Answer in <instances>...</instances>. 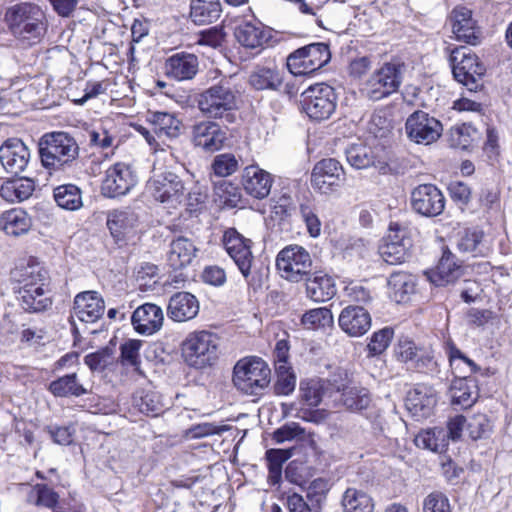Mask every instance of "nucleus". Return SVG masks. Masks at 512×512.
Returning a JSON list of instances; mask_svg holds the SVG:
<instances>
[{"label":"nucleus","instance_id":"obj_1","mask_svg":"<svg viewBox=\"0 0 512 512\" xmlns=\"http://www.w3.org/2000/svg\"><path fill=\"white\" fill-rule=\"evenodd\" d=\"M6 18L11 33L23 47L38 44L45 34V15L37 5H15L7 11Z\"/></svg>","mask_w":512,"mask_h":512},{"label":"nucleus","instance_id":"obj_2","mask_svg":"<svg viewBox=\"0 0 512 512\" xmlns=\"http://www.w3.org/2000/svg\"><path fill=\"white\" fill-rule=\"evenodd\" d=\"M42 165L50 170H61L76 160L79 146L75 139L65 132L45 134L39 142Z\"/></svg>","mask_w":512,"mask_h":512},{"label":"nucleus","instance_id":"obj_3","mask_svg":"<svg viewBox=\"0 0 512 512\" xmlns=\"http://www.w3.org/2000/svg\"><path fill=\"white\" fill-rule=\"evenodd\" d=\"M198 108L207 118H225L228 122H233V112L237 109V93L227 80H222L199 95Z\"/></svg>","mask_w":512,"mask_h":512},{"label":"nucleus","instance_id":"obj_4","mask_svg":"<svg viewBox=\"0 0 512 512\" xmlns=\"http://www.w3.org/2000/svg\"><path fill=\"white\" fill-rule=\"evenodd\" d=\"M270 379L271 370L260 357H244L234 366L233 383L245 394L257 395L269 385Z\"/></svg>","mask_w":512,"mask_h":512},{"label":"nucleus","instance_id":"obj_5","mask_svg":"<svg viewBox=\"0 0 512 512\" xmlns=\"http://www.w3.org/2000/svg\"><path fill=\"white\" fill-rule=\"evenodd\" d=\"M404 65L386 62L362 84L360 92L372 101H379L395 93L402 83Z\"/></svg>","mask_w":512,"mask_h":512},{"label":"nucleus","instance_id":"obj_6","mask_svg":"<svg viewBox=\"0 0 512 512\" xmlns=\"http://www.w3.org/2000/svg\"><path fill=\"white\" fill-rule=\"evenodd\" d=\"M219 338L209 331L190 333L182 346L185 362L195 368L212 365L218 357Z\"/></svg>","mask_w":512,"mask_h":512},{"label":"nucleus","instance_id":"obj_7","mask_svg":"<svg viewBox=\"0 0 512 512\" xmlns=\"http://www.w3.org/2000/svg\"><path fill=\"white\" fill-rule=\"evenodd\" d=\"M454 78L469 91H476L482 86L481 80L485 74V66L471 49L459 47L450 56Z\"/></svg>","mask_w":512,"mask_h":512},{"label":"nucleus","instance_id":"obj_8","mask_svg":"<svg viewBox=\"0 0 512 512\" xmlns=\"http://www.w3.org/2000/svg\"><path fill=\"white\" fill-rule=\"evenodd\" d=\"M337 97L334 89L317 83L301 93L300 103L309 118L317 121L328 119L336 108Z\"/></svg>","mask_w":512,"mask_h":512},{"label":"nucleus","instance_id":"obj_9","mask_svg":"<svg viewBox=\"0 0 512 512\" xmlns=\"http://www.w3.org/2000/svg\"><path fill=\"white\" fill-rule=\"evenodd\" d=\"M276 266L282 278L298 283L310 275L312 259L304 247L289 245L278 253Z\"/></svg>","mask_w":512,"mask_h":512},{"label":"nucleus","instance_id":"obj_10","mask_svg":"<svg viewBox=\"0 0 512 512\" xmlns=\"http://www.w3.org/2000/svg\"><path fill=\"white\" fill-rule=\"evenodd\" d=\"M330 60V51L324 43H314L302 47L287 58V67L294 75H305L312 73Z\"/></svg>","mask_w":512,"mask_h":512},{"label":"nucleus","instance_id":"obj_11","mask_svg":"<svg viewBox=\"0 0 512 512\" xmlns=\"http://www.w3.org/2000/svg\"><path fill=\"white\" fill-rule=\"evenodd\" d=\"M412 248V239L407 227L397 222L389 225L388 233L379 247L382 259L391 265L405 262Z\"/></svg>","mask_w":512,"mask_h":512},{"label":"nucleus","instance_id":"obj_12","mask_svg":"<svg viewBox=\"0 0 512 512\" xmlns=\"http://www.w3.org/2000/svg\"><path fill=\"white\" fill-rule=\"evenodd\" d=\"M442 131L439 120L420 110L412 113L405 123L407 137L417 144L430 145L436 142Z\"/></svg>","mask_w":512,"mask_h":512},{"label":"nucleus","instance_id":"obj_13","mask_svg":"<svg viewBox=\"0 0 512 512\" xmlns=\"http://www.w3.org/2000/svg\"><path fill=\"white\" fill-rule=\"evenodd\" d=\"M138 182V177L133 168L124 162L111 165L106 171L102 181L103 195L115 198L126 195Z\"/></svg>","mask_w":512,"mask_h":512},{"label":"nucleus","instance_id":"obj_14","mask_svg":"<svg viewBox=\"0 0 512 512\" xmlns=\"http://www.w3.org/2000/svg\"><path fill=\"white\" fill-rule=\"evenodd\" d=\"M148 190L155 200L175 205L181 202L184 185L175 173L154 170V175L148 182Z\"/></svg>","mask_w":512,"mask_h":512},{"label":"nucleus","instance_id":"obj_15","mask_svg":"<svg viewBox=\"0 0 512 512\" xmlns=\"http://www.w3.org/2000/svg\"><path fill=\"white\" fill-rule=\"evenodd\" d=\"M344 181V168L339 161L333 158L322 159L316 163L311 173L313 188L325 194L339 188Z\"/></svg>","mask_w":512,"mask_h":512},{"label":"nucleus","instance_id":"obj_16","mask_svg":"<svg viewBox=\"0 0 512 512\" xmlns=\"http://www.w3.org/2000/svg\"><path fill=\"white\" fill-rule=\"evenodd\" d=\"M411 203L417 213L433 217L443 212L445 198L436 186L424 184L419 185L412 191Z\"/></svg>","mask_w":512,"mask_h":512},{"label":"nucleus","instance_id":"obj_17","mask_svg":"<svg viewBox=\"0 0 512 512\" xmlns=\"http://www.w3.org/2000/svg\"><path fill=\"white\" fill-rule=\"evenodd\" d=\"M223 243L242 275L247 278L254 259L251 252V241L244 238L235 229H229L223 236Z\"/></svg>","mask_w":512,"mask_h":512},{"label":"nucleus","instance_id":"obj_18","mask_svg":"<svg viewBox=\"0 0 512 512\" xmlns=\"http://www.w3.org/2000/svg\"><path fill=\"white\" fill-rule=\"evenodd\" d=\"M226 139V130L216 122L201 121L192 128L193 144L206 152L220 150Z\"/></svg>","mask_w":512,"mask_h":512},{"label":"nucleus","instance_id":"obj_19","mask_svg":"<svg viewBox=\"0 0 512 512\" xmlns=\"http://www.w3.org/2000/svg\"><path fill=\"white\" fill-rule=\"evenodd\" d=\"M29 160L30 150L18 138L8 139L0 146V163L8 173L23 172Z\"/></svg>","mask_w":512,"mask_h":512},{"label":"nucleus","instance_id":"obj_20","mask_svg":"<svg viewBox=\"0 0 512 512\" xmlns=\"http://www.w3.org/2000/svg\"><path fill=\"white\" fill-rule=\"evenodd\" d=\"M341 330L350 337H361L372 325L370 313L358 305H349L342 309L338 317Z\"/></svg>","mask_w":512,"mask_h":512},{"label":"nucleus","instance_id":"obj_21","mask_svg":"<svg viewBox=\"0 0 512 512\" xmlns=\"http://www.w3.org/2000/svg\"><path fill=\"white\" fill-rule=\"evenodd\" d=\"M105 311L104 300L96 291L79 293L74 300L72 318L81 322L94 323Z\"/></svg>","mask_w":512,"mask_h":512},{"label":"nucleus","instance_id":"obj_22","mask_svg":"<svg viewBox=\"0 0 512 512\" xmlns=\"http://www.w3.org/2000/svg\"><path fill=\"white\" fill-rule=\"evenodd\" d=\"M131 322L139 334L152 335L161 329L164 314L161 307L156 304L145 303L133 312Z\"/></svg>","mask_w":512,"mask_h":512},{"label":"nucleus","instance_id":"obj_23","mask_svg":"<svg viewBox=\"0 0 512 512\" xmlns=\"http://www.w3.org/2000/svg\"><path fill=\"white\" fill-rule=\"evenodd\" d=\"M273 177L256 165L247 166L242 175V185L250 196L257 199L266 198L271 190Z\"/></svg>","mask_w":512,"mask_h":512},{"label":"nucleus","instance_id":"obj_24","mask_svg":"<svg viewBox=\"0 0 512 512\" xmlns=\"http://www.w3.org/2000/svg\"><path fill=\"white\" fill-rule=\"evenodd\" d=\"M437 403L434 390L425 385H417L406 397V407L416 418H427Z\"/></svg>","mask_w":512,"mask_h":512},{"label":"nucleus","instance_id":"obj_25","mask_svg":"<svg viewBox=\"0 0 512 512\" xmlns=\"http://www.w3.org/2000/svg\"><path fill=\"white\" fill-rule=\"evenodd\" d=\"M198 251L199 249L192 239L178 236L169 244L167 262L174 270L183 269L192 264Z\"/></svg>","mask_w":512,"mask_h":512},{"label":"nucleus","instance_id":"obj_26","mask_svg":"<svg viewBox=\"0 0 512 512\" xmlns=\"http://www.w3.org/2000/svg\"><path fill=\"white\" fill-rule=\"evenodd\" d=\"M198 59L192 53L180 52L165 62V74L178 81L192 79L198 71Z\"/></svg>","mask_w":512,"mask_h":512},{"label":"nucleus","instance_id":"obj_27","mask_svg":"<svg viewBox=\"0 0 512 512\" xmlns=\"http://www.w3.org/2000/svg\"><path fill=\"white\" fill-rule=\"evenodd\" d=\"M452 32L459 41L476 44L478 30L472 18V12L466 7H456L450 17Z\"/></svg>","mask_w":512,"mask_h":512},{"label":"nucleus","instance_id":"obj_28","mask_svg":"<svg viewBox=\"0 0 512 512\" xmlns=\"http://www.w3.org/2000/svg\"><path fill=\"white\" fill-rule=\"evenodd\" d=\"M303 281H305L306 296L314 302H326L336 294L334 280L321 271L310 273Z\"/></svg>","mask_w":512,"mask_h":512},{"label":"nucleus","instance_id":"obj_29","mask_svg":"<svg viewBox=\"0 0 512 512\" xmlns=\"http://www.w3.org/2000/svg\"><path fill=\"white\" fill-rule=\"evenodd\" d=\"M395 356L399 361L411 362L417 368H429L435 364L430 350L418 347L409 339L399 340L395 347Z\"/></svg>","mask_w":512,"mask_h":512},{"label":"nucleus","instance_id":"obj_30","mask_svg":"<svg viewBox=\"0 0 512 512\" xmlns=\"http://www.w3.org/2000/svg\"><path fill=\"white\" fill-rule=\"evenodd\" d=\"M199 302L196 297L188 292L174 294L167 307L168 316L176 322H185L197 316Z\"/></svg>","mask_w":512,"mask_h":512},{"label":"nucleus","instance_id":"obj_31","mask_svg":"<svg viewBox=\"0 0 512 512\" xmlns=\"http://www.w3.org/2000/svg\"><path fill=\"white\" fill-rule=\"evenodd\" d=\"M462 274L461 265L457 264L455 256L445 251L435 270L426 272L427 279L436 286H445L455 282Z\"/></svg>","mask_w":512,"mask_h":512},{"label":"nucleus","instance_id":"obj_32","mask_svg":"<svg viewBox=\"0 0 512 512\" xmlns=\"http://www.w3.org/2000/svg\"><path fill=\"white\" fill-rule=\"evenodd\" d=\"M12 278L18 282V290L37 291V286H49L47 271L37 263H29L17 267L12 272Z\"/></svg>","mask_w":512,"mask_h":512},{"label":"nucleus","instance_id":"obj_33","mask_svg":"<svg viewBox=\"0 0 512 512\" xmlns=\"http://www.w3.org/2000/svg\"><path fill=\"white\" fill-rule=\"evenodd\" d=\"M32 218L20 208H13L0 215V230L10 236H20L29 232Z\"/></svg>","mask_w":512,"mask_h":512},{"label":"nucleus","instance_id":"obj_34","mask_svg":"<svg viewBox=\"0 0 512 512\" xmlns=\"http://www.w3.org/2000/svg\"><path fill=\"white\" fill-rule=\"evenodd\" d=\"M35 189L33 180L18 178L5 181L0 187V196L8 203H18L28 199Z\"/></svg>","mask_w":512,"mask_h":512},{"label":"nucleus","instance_id":"obj_35","mask_svg":"<svg viewBox=\"0 0 512 512\" xmlns=\"http://www.w3.org/2000/svg\"><path fill=\"white\" fill-rule=\"evenodd\" d=\"M136 222V215L129 210H114L107 217V226L117 241L124 239L133 230Z\"/></svg>","mask_w":512,"mask_h":512},{"label":"nucleus","instance_id":"obj_36","mask_svg":"<svg viewBox=\"0 0 512 512\" xmlns=\"http://www.w3.org/2000/svg\"><path fill=\"white\" fill-rule=\"evenodd\" d=\"M237 41L244 47L254 49L267 41V35L261 23L243 22L235 29Z\"/></svg>","mask_w":512,"mask_h":512},{"label":"nucleus","instance_id":"obj_37","mask_svg":"<svg viewBox=\"0 0 512 512\" xmlns=\"http://www.w3.org/2000/svg\"><path fill=\"white\" fill-rule=\"evenodd\" d=\"M477 397L478 389L474 380L463 376L453 382L451 387L453 404L459 405L462 408H469L475 403Z\"/></svg>","mask_w":512,"mask_h":512},{"label":"nucleus","instance_id":"obj_38","mask_svg":"<svg viewBox=\"0 0 512 512\" xmlns=\"http://www.w3.org/2000/svg\"><path fill=\"white\" fill-rule=\"evenodd\" d=\"M18 298L25 310L40 312L49 308L52 304L48 286H37V291L17 290Z\"/></svg>","mask_w":512,"mask_h":512},{"label":"nucleus","instance_id":"obj_39","mask_svg":"<svg viewBox=\"0 0 512 512\" xmlns=\"http://www.w3.org/2000/svg\"><path fill=\"white\" fill-rule=\"evenodd\" d=\"M190 8L191 19L198 25L210 24L221 14L219 0H192Z\"/></svg>","mask_w":512,"mask_h":512},{"label":"nucleus","instance_id":"obj_40","mask_svg":"<svg viewBox=\"0 0 512 512\" xmlns=\"http://www.w3.org/2000/svg\"><path fill=\"white\" fill-rule=\"evenodd\" d=\"M341 391L340 401L349 410L359 411L365 409L370 404V396L368 391L360 386L349 383L338 387Z\"/></svg>","mask_w":512,"mask_h":512},{"label":"nucleus","instance_id":"obj_41","mask_svg":"<svg viewBox=\"0 0 512 512\" xmlns=\"http://www.w3.org/2000/svg\"><path fill=\"white\" fill-rule=\"evenodd\" d=\"M344 512H374L372 497L363 490L348 488L342 496Z\"/></svg>","mask_w":512,"mask_h":512},{"label":"nucleus","instance_id":"obj_42","mask_svg":"<svg viewBox=\"0 0 512 512\" xmlns=\"http://www.w3.org/2000/svg\"><path fill=\"white\" fill-rule=\"evenodd\" d=\"M149 121L159 137L175 138L181 132L182 122L174 114L154 112L151 114Z\"/></svg>","mask_w":512,"mask_h":512},{"label":"nucleus","instance_id":"obj_43","mask_svg":"<svg viewBox=\"0 0 512 512\" xmlns=\"http://www.w3.org/2000/svg\"><path fill=\"white\" fill-rule=\"evenodd\" d=\"M388 285L396 302L401 303L415 291V279L405 272L392 273L388 279Z\"/></svg>","mask_w":512,"mask_h":512},{"label":"nucleus","instance_id":"obj_44","mask_svg":"<svg viewBox=\"0 0 512 512\" xmlns=\"http://www.w3.org/2000/svg\"><path fill=\"white\" fill-rule=\"evenodd\" d=\"M49 391L56 397H79L88 393L82 384L78 382L76 373L65 375L49 384Z\"/></svg>","mask_w":512,"mask_h":512},{"label":"nucleus","instance_id":"obj_45","mask_svg":"<svg viewBox=\"0 0 512 512\" xmlns=\"http://www.w3.org/2000/svg\"><path fill=\"white\" fill-rule=\"evenodd\" d=\"M133 403L146 415L157 416L164 410L160 394L151 389L137 391L133 397Z\"/></svg>","mask_w":512,"mask_h":512},{"label":"nucleus","instance_id":"obj_46","mask_svg":"<svg viewBox=\"0 0 512 512\" xmlns=\"http://www.w3.org/2000/svg\"><path fill=\"white\" fill-rule=\"evenodd\" d=\"M415 444L423 449L441 452L448 445V440L443 429L433 428L419 432L415 437Z\"/></svg>","mask_w":512,"mask_h":512},{"label":"nucleus","instance_id":"obj_47","mask_svg":"<svg viewBox=\"0 0 512 512\" xmlns=\"http://www.w3.org/2000/svg\"><path fill=\"white\" fill-rule=\"evenodd\" d=\"M54 199L59 207L70 211L78 210L83 205L80 189L72 184L55 188Z\"/></svg>","mask_w":512,"mask_h":512},{"label":"nucleus","instance_id":"obj_48","mask_svg":"<svg viewBox=\"0 0 512 512\" xmlns=\"http://www.w3.org/2000/svg\"><path fill=\"white\" fill-rule=\"evenodd\" d=\"M249 82L257 90H274L282 84V77L275 69L261 67L252 72Z\"/></svg>","mask_w":512,"mask_h":512},{"label":"nucleus","instance_id":"obj_49","mask_svg":"<svg viewBox=\"0 0 512 512\" xmlns=\"http://www.w3.org/2000/svg\"><path fill=\"white\" fill-rule=\"evenodd\" d=\"M348 163L356 169H365L374 163V154L372 149L359 142L350 145L346 150Z\"/></svg>","mask_w":512,"mask_h":512},{"label":"nucleus","instance_id":"obj_50","mask_svg":"<svg viewBox=\"0 0 512 512\" xmlns=\"http://www.w3.org/2000/svg\"><path fill=\"white\" fill-rule=\"evenodd\" d=\"M492 430V421L486 414L478 413L466 419V431L472 440L487 438Z\"/></svg>","mask_w":512,"mask_h":512},{"label":"nucleus","instance_id":"obj_51","mask_svg":"<svg viewBox=\"0 0 512 512\" xmlns=\"http://www.w3.org/2000/svg\"><path fill=\"white\" fill-rule=\"evenodd\" d=\"M302 325L307 329H318L333 324V314L326 307L311 309L303 314Z\"/></svg>","mask_w":512,"mask_h":512},{"label":"nucleus","instance_id":"obj_52","mask_svg":"<svg viewBox=\"0 0 512 512\" xmlns=\"http://www.w3.org/2000/svg\"><path fill=\"white\" fill-rule=\"evenodd\" d=\"M277 380L274 391L277 395H289L296 387V376L288 365L279 364L276 366Z\"/></svg>","mask_w":512,"mask_h":512},{"label":"nucleus","instance_id":"obj_53","mask_svg":"<svg viewBox=\"0 0 512 512\" xmlns=\"http://www.w3.org/2000/svg\"><path fill=\"white\" fill-rule=\"evenodd\" d=\"M143 345L141 340L129 339L120 346L121 362L123 365L131 366L135 371L140 367V350Z\"/></svg>","mask_w":512,"mask_h":512},{"label":"nucleus","instance_id":"obj_54","mask_svg":"<svg viewBox=\"0 0 512 512\" xmlns=\"http://www.w3.org/2000/svg\"><path fill=\"white\" fill-rule=\"evenodd\" d=\"M393 334V330L389 327L374 332L367 345L368 355L374 357L382 354L388 348Z\"/></svg>","mask_w":512,"mask_h":512},{"label":"nucleus","instance_id":"obj_55","mask_svg":"<svg viewBox=\"0 0 512 512\" xmlns=\"http://www.w3.org/2000/svg\"><path fill=\"white\" fill-rule=\"evenodd\" d=\"M212 170L219 177H228L239 169V162L231 153L217 155L212 162Z\"/></svg>","mask_w":512,"mask_h":512},{"label":"nucleus","instance_id":"obj_56","mask_svg":"<svg viewBox=\"0 0 512 512\" xmlns=\"http://www.w3.org/2000/svg\"><path fill=\"white\" fill-rule=\"evenodd\" d=\"M300 393L301 399L306 405L315 407L322 400L323 387L318 380L304 381L300 384Z\"/></svg>","mask_w":512,"mask_h":512},{"label":"nucleus","instance_id":"obj_57","mask_svg":"<svg viewBox=\"0 0 512 512\" xmlns=\"http://www.w3.org/2000/svg\"><path fill=\"white\" fill-rule=\"evenodd\" d=\"M306 438L305 429L296 422H290L278 428L273 433V439L277 443L286 441H302Z\"/></svg>","mask_w":512,"mask_h":512},{"label":"nucleus","instance_id":"obj_58","mask_svg":"<svg viewBox=\"0 0 512 512\" xmlns=\"http://www.w3.org/2000/svg\"><path fill=\"white\" fill-rule=\"evenodd\" d=\"M328 491L329 484L323 478L314 479L309 483L307 487V499L310 501L311 506L314 509L320 508L321 504L326 499Z\"/></svg>","mask_w":512,"mask_h":512},{"label":"nucleus","instance_id":"obj_59","mask_svg":"<svg viewBox=\"0 0 512 512\" xmlns=\"http://www.w3.org/2000/svg\"><path fill=\"white\" fill-rule=\"evenodd\" d=\"M482 238L483 232L481 230H466L458 241V248L463 252L472 253L476 256L479 252L478 246L480 245Z\"/></svg>","mask_w":512,"mask_h":512},{"label":"nucleus","instance_id":"obj_60","mask_svg":"<svg viewBox=\"0 0 512 512\" xmlns=\"http://www.w3.org/2000/svg\"><path fill=\"white\" fill-rule=\"evenodd\" d=\"M344 294L351 302L367 304L372 300V293L361 282H350L344 288Z\"/></svg>","mask_w":512,"mask_h":512},{"label":"nucleus","instance_id":"obj_61","mask_svg":"<svg viewBox=\"0 0 512 512\" xmlns=\"http://www.w3.org/2000/svg\"><path fill=\"white\" fill-rule=\"evenodd\" d=\"M423 512H451L448 498L440 492L430 493L424 499Z\"/></svg>","mask_w":512,"mask_h":512},{"label":"nucleus","instance_id":"obj_62","mask_svg":"<svg viewBox=\"0 0 512 512\" xmlns=\"http://www.w3.org/2000/svg\"><path fill=\"white\" fill-rule=\"evenodd\" d=\"M290 457V452L283 449H271L266 452V458L270 473L273 477H279L282 464Z\"/></svg>","mask_w":512,"mask_h":512},{"label":"nucleus","instance_id":"obj_63","mask_svg":"<svg viewBox=\"0 0 512 512\" xmlns=\"http://www.w3.org/2000/svg\"><path fill=\"white\" fill-rule=\"evenodd\" d=\"M370 131L375 136H384L391 129V122L384 111H376L370 120Z\"/></svg>","mask_w":512,"mask_h":512},{"label":"nucleus","instance_id":"obj_64","mask_svg":"<svg viewBox=\"0 0 512 512\" xmlns=\"http://www.w3.org/2000/svg\"><path fill=\"white\" fill-rule=\"evenodd\" d=\"M225 430V426H217L212 423H202L190 428L187 431V436L191 439H196L210 435H219Z\"/></svg>","mask_w":512,"mask_h":512}]
</instances>
